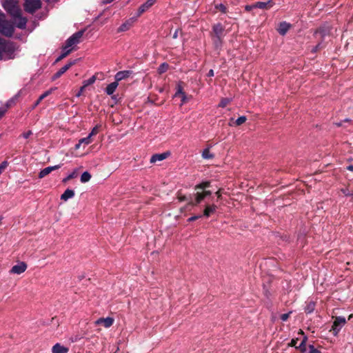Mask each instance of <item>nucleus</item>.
<instances>
[{"label": "nucleus", "instance_id": "f257e3e1", "mask_svg": "<svg viewBox=\"0 0 353 353\" xmlns=\"http://www.w3.org/2000/svg\"><path fill=\"white\" fill-rule=\"evenodd\" d=\"M15 49L13 43L0 38V59H13Z\"/></svg>", "mask_w": 353, "mask_h": 353}, {"label": "nucleus", "instance_id": "f03ea898", "mask_svg": "<svg viewBox=\"0 0 353 353\" xmlns=\"http://www.w3.org/2000/svg\"><path fill=\"white\" fill-rule=\"evenodd\" d=\"M14 31L13 23L6 19L5 14L0 12V33L6 37H10L12 36Z\"/></svg>", "mask_w": 353, "mask_h": 353}, {"label": "nucleus", "instance_id": "7ed1b4c3", "mask_svg": "<svg viewBox=\"0 0 353 353\" xmlns=\"http://www.w3.org/2000/svg\"><path fill=\"white\" fill-rule=\"evenodd\" d=\"M3 7L11 17L19 16L21 11L17 0H4Z\"/></svg>", "mask_w": 353, "mask_h": 353}, {"label": "nucleus", "instance_id": "20e7f679", "mask_svg": "<svg viewBox=\"0 0 353 353\" xmlns=\"http://www.w3.org/2000/svg\"><path fill=\"white\" fill-rule=\"evenodd\" d=\"M26 12L33 14L41 7V0H25L23 4Z\"/></svg>", "mask_w": 353, "mask_h": 353}, {"label": "nucleus", "instance_id": "39448f33", "mask_svg": "<svg viewBox=\"0 0 353 353\" xmlns=\"http://www.w3.org/2000/svg\"><path fill=\"white\" fill-rule=\"evenodd\" d=\"M83 34V31H78L70 37L65 41L63 46L67 49H72V47L80 42L81 38Z\"/></svg>", "mask_w": 353, "mask_h": 353}, {"label": "nucleus", "instance_id": "423d86ee", "mask_svg": "<svg viewBox=\"0 0 353 353\" xmlns=\"http://www.w3.org/2000/svg\"><path fill=\"white\" fill-rule=\"evenodd\" d=\"M346 320L343 316H336L332 326V331L334 336H336L341 328L345 325Z\"/></svg>", "mask_w": 353, "mask_h": 353}, {"label": "nucleus", "instance_id": "0eeeda50", "mask_svg": "<svg viewBox=\"0 0 353 353\" xmlns=\"http://www.w3.org/2000/svg\"><path fill=\"white\" fill-rule=\"evenodd\" d=\"M27 269V265L25 262H20L14 265L10 270V274H21Z\"/></svg>", "mask_w": 353, "mask_h": 353}, {"label": "nucleus", "instance_id": "6e6552de", "mask_svg": "<svg viewBox=\"0 0 353 353\" xmlns=\"http://www.w3.org/2000/svg\"><path fill=\"white\" fill-rule=\"evenodd\" d=\"M114 322L112 317L99 318L95 321V325H102L105 328L110 327Z\"/></svg>", "mask_w": 353, "mask_h": 353}, {"label": "nucleus", "instance_id": "1a4fd4ad", "mask_svg": "<svg viewBox=\"0 0 353 353\" xmlns=\"http://www.w3.org/2000/svg\"><path fill=\"white\" fill-rule=\"evenodd\" d=\"M157 1V0H147L145 3L141 5L137 11V16H141L143 12L149 10Z\"/></svg>", "mask_w": 353, "mask_h": 353}, {"label": "nucleus", "instance_id": "9d476101", "mask_svg": "<svg viewBox=\"0 0 353 353\" xmlns=\"http://www.w3.org/2000/svg\"><path fill=\"white\" fill-rule=\"evenodd\" d=\"M75 63V61H71L60 68L52 77V79L55 80L59 78L62 74H63L69 68L72 66Z\"/></svg>", "mask_w": 353, "mask_h": 353}, {"label": "nucleus", "instance_id": "9b49d317", "mask_svg": "<svg viewBox=\"0 0 353 353\" xmlns=\"http://www.w3.org/2000/svg\"><path fill=\"white\" fill-rule=\"evenodd\" d=\"M15 20L16 26L19 29H25L27 23V19L21 16V12L19 16H12Z\"/></svg>", "mask_w": 353, "mask_h": 353}, {"label": "nucleus", "instance_id": "f8f14e48", "mask_svg": "<svg viewBox=\"0 0 353 353\" xmlns=\"http://www.w3.org/2000/svg\"><path fill=\"white\" fill-rule=\"evenodd\" d=\"M61 168V165H56L54 166H49L41 170L39 173V178L42 179L49 174L51 172L58 170Z\"/></svg>", "mask_w": 353, "mask_h": 353}, {"label": "nucleus", "instance_id": "ddd939ff", "mask_svg": "<svg viewBox=\"0 0 353 353\" xmlns=\"http://www.w3.org/2000/svg\"><path fill=\"white\" fill-rule=\"evenodd\" d=\"M170 155V152H165L161 154H155L151 157L150 161L151 163H156L157 161H161L168 158Z\"/></svg>", "mask_w": 353, "mask_h": 353}, {"label": "nucleus", "instance_id": "4468645a", "mask_svg": "<svg viewBox=\"0 0 353 353\" xmlns=\"http://www.w3.org/2000/svg\"><path fill=\"white\" fill-rule=\"evenodd\" d=\"M224 30H225V28L221 23H218L216 24H214L212 26V32H213L212 35L224 37V34H223Z\"/></svg>", "mask_w": 353, "mask_h": 353}, {"label": "nucleus", "instance_id": "2eb2a0df", "mask_svg": "<svg viewBox=\"0 0 353 353\" xmlns=\"http://www.w3.org/2000/svg\"><path fill=\"white\" fill-rule=\"evenodd\" d=\"M212 192L210 190H203L202 192H197L195 194V203L193 205L200 203L206 196H210Z\"/></svg>", "mask_w": 353, "mask_h": 353}, {"label": "nucleus", "instance_id": "dca6fc26", "mask_svg": "<svg viewBox=\"0 0 353 353\" xmlns=\"http://www.w3.org/2000/svg\"><path fill=\"white\" fill-rule=\"evenodd\" d=\"M132 72L130 70H123L119 71L117 72V74L114 76L115 81L117 83L123 79L128 78L131 74Z\"/></svg>", "mask_w": 353, "mask_h": 353}, {"label": "nucleus", "instance_id": "f3484780", "mask_svg": "<svg viewBox=\"0 0 353 353\" xmlns=\"http://www.w3.org/2000/svg\"><path fill=\"white\" fill-rule=\"evenodd\" d=\"M273 2L272 0H269L267 2L259 1L254 3V6L256 8L268 10L273 6Z\"/></svg>", "mask_w": 353, "mask_h": 353}, {"label": "nucleus", "instance_id": "a211bd4d", "mask_svg": "<svg viewBox=\"0 0 353 353\" xmlns=\"http://www.w3.org/2000/svg\"><path fill=\"white\" fill-rule=\"evenodd\" d=\"M216 209L217 206L214 204L207 205L203 211V216L206 217L210 216L212 214H214L216 212Z\"/></svg>", "mask_w": 353, "mask_h": 353}, {"label": "nucleus", "instance_id": "6ab92c4d", "mask_svg": "<svg viewBox=\"0 0 353 353\" xmlns=\"http://www.w3.org/2000/svg\"><path fill=\"white\" fill-rule=\"evenodd\" d=\"M52 353H67L68 348L57 343L52 347Z\"/></svg>", "mask_w": 353, "mask_h": 353}, {"label": "nucleus", "instance_id": "aec40b11", "mask_svg": "<svg viewBox=\"0 0 353 353\" xmlns=\"http://www.w3.org/2000/svg\"><path fill=\"white\" fill-rule=\"evenodd\" d=\"M119 85V83L117 81L112 82L108 85L105 88V92L108 95H112L116 90Z\"/></svg>", "mask_w": 353, "mask_h": 353}, {"label": "nucleus", "instance_id": "412c9836", "mask_svg": "<svg viewBox=\"0 0 353 353\" xmlns=\"http://www.w3.org/2000/svg\"><path fill=\"white\" fill-rule=\"evenodd\" d=\"M290 24L286 23V22H281L280 24H279V27L278 28V32H279L280 34L281 35H285L286 34V32L288 31V30L290 29Z\"/></svg>", "mask_w": 353, "mask_h": 353}, {"label": "nucleus", "instance_id": "4be33fe9", "mask_svg": "<svg viewBox=\"0 0 353 353\" xmlns=\"http://www.w3.org/2000/svg\"><path fill=\"white\" fill-rule=\"evenodd\" d=\"M74 196V192L72 190L67 189L65 192L61 194V199L63 201H67L69 199H72Z\"/></svg>", "mask_w": 353, "mask_h": 353}, {"label": "nucleus", "instance_id": "5701e85b", "mask_svg": "<svg viewBox=\"0 0 353 353\" xmlns=\"http://www.w3.org/2000/svg\"><path fill=\"white\" fill-rule=\"evenodd\" d=\"M223 37L213 36L212 35V40L213 44L216 48H219L222 46L223 43Z\"/></svg>", "mask_w": 353, "mask_h": 353}, {"label": "nucleus", "instance_id": "b1692460", "mask_svg": "<svg viewBox=\"0 0 353 353\" xmlns=\"http://www.w3.org/2000/svg\"><path fill=\"white\" fill-rule=\"evenodd\" d=\"M72 51V49H67L64 46L62 48V52L61 54L59 56V57L56 59V62H58L65 57H66Z\"/></svg>", "mask_w": 353, "mask_h": 353}, {"label": "nucleus", "instance_id": "393cba45", "mask_svg": "<svg viewBox=\"0 0 353 353\" xmlns=\"http://www.w3.org/2000/svg\"><path fill=\"white\" fill-rule=\"evenodd\" d=\"M307 337L305 336L303 337L302 341L299 344V345H298V347H296V349L299 350L301 353H305L306 352V350H307L306 349V342H307Z\"/></svg>", "mask_w": 353, "mask_h": 353}, {"label": "nucleus", "instance_id": "a878e982", "mask_svg": "<svg viewBox=\"0 0 353 353\" xmlns=\"http://www.w3.org/2000/svg\"><path fill=\"white\" fill-rule=\"evenodd\" d=\"M315 309V303L312 301H310L307 303L305 307V312L307 314L312 313Z\"/></svg>", "mask_w": 353, "mask_h": 353}, {"label": "nucleus", "instance_id": "bb28decb", "mask_svg": "<svg viewBox=\"0 0 353 353\" xmlns=\"http://www.w3.org/2000/svg\"><path fill=\"white\" fill-rule=\"evenodd\" d=\"M132 26L131 22L129 21H127L126 22L121 24L119 28H118V32H125L128 30Z\"/></svg>", "mask_w": 353, "mask_h": 353}, {"label": "nucleus", "instance_id": "cd10ccee", "mask_svg": "<svg viewBox=\"0 0 353 353\" xmlns=\"http://www.w3.org/2000/svg\"><path fill=\"white\" fill-rule=\"evenodd\" d=\"M202 157L205 159H212L214 157V155L210 152L209 148H205L202 152Z\"/></svg>", "mask_w": 353, "mask_h": 353}, {"label": "nucleus", "instance_id": "c85d7f7f", "mask_svg": "<svg viewBox=\"0 0 353 353\" xmlns=\"http://www.w3.org/2000/svg\"><path fill=\"white\" fill-rule=\"evenodd\" d=\"M210 185V183L209 181H204V182H202V183L196 185L194 187V189H195V190H205V189L207 188H209Z\"/></svg>", "mask_w": 353, "mask_h": 353}, {"label": "nucleus", "instance_id": "c756f323", "mask_svg": "<svg viewBox=\"0 0 353 353\" xmlns=\"http://www.w3.org/2000/svg\"><path fill=\"white\" fill-rule=\"evenodd\" d=\"M78 171L77 169L74 170L70 174H69L65 178L63 179V183H66L69 180L74 179L77 176Z\"/></svg>", "mask_w": 353, "mask_h": 353}, {"label": "nucleus", "instance_id": "7c9ffc66", "mask_svg": "<svg viewBox=\"0 0 353 353\" xmlns=\"http://www.w3.org/2000/svg\"><path fill=\"white\" fill-rule=\"evenodd\" d=\"M90 179L91 174L88 172L85 171L81 174L80 180L81 183H86L88 182Z\"/></svg>", "mask_w": 353, "mask_h": 353}, {"label": "nucleus", "instance_id": "2f4dec72", "mask_svg": "<svg viewBox=\"0 0 353 353\" xmlns=\"http://www.w3.org/2000/svg\"><path fill=\"white\" fill-rule=\"evenodd\" d=\"M96 80H97L96 76L93 75L90 79L83 81V85H84V87L86 88L87 86L93 84L96 81Z\"/></svg>", "mask_w": 353, "mask_h": 353}, {"label": "nucleus", "instance_id": "473e14b6", "mask_svg": "<svg viewBox=\"0 0 353 353\" xmlns=\"http://www.w3.org/2000/svg\"><path fill=\"white\" fill-rule=\"evenodd\" d=\"M168 69V64L166 63H163L160 65V66L158 68V72L159 74H163Z\"/></svg>", "mask_w": 353, "mask_h": 353}, {"label": "nucleus", "instance_id": "72a5a7b5", "mask_svg": "<svg viewBox=\"0 0 353 353\" xmlns=\"http://www.w3.org/2000/svg\"><path fill=\"white\" fill-rule=\"evenodd\" d=\"M230 101L231 100L229 98H223L219 104V107L225 108L230 103Z\"/></svg>", "mask_w": 353, "mask_h": 353}, {"label": "nucleus", "instance_id": "f704fd0d", "mask_svg": "<svg viewBox=\"0 0 353 353\" xmlns=\"http://www.w3.org/2000/svg\"><path fill=\"white\" fill-rule=\"evenodd\" d=\"M247 120V118L245 116H241L240 117H239L236 121H235V125H237V126H239L241 125H242L243 123H244Z\"/></svg>", "mask_w": 353, "mask_h": 353}, {"label": "nucleus", "instance_id": "c9c22d12", "mask_svg": "<svg viewBox=\"0 0 353 353\" xmlns=\"http://www.w3.org/2000/svg\"><path fill=\"white\" fill-rule=\"evenodd\" d=\"M80 143L88 145L92 142L91 137L88 135L86 137L82 138L80 140Z\"/></svg>", "mask_w": 353, "mask_h": 353}, {"label": "nucleus", "instance_id": "e433bc0d", "mask_svg": "<svg viewBox=\"0 0 353 353\" xmlns=\"http://www.w3.org/2000/svg\"><path fill=\"white\" fill-rule=\"evenodd\" d=\"M215 8L219 10L223 13H226L228 10L226 6L222 3L216 5Z\"/></svg>", "mask_w": 353, "mask_h": 353}, {"label": "nucleus", "instance_id": "4c0bfd02", "mask_svg": "<svg viewBox=\"0 0 353 353\" xmlns=\"http://www.w3.org/2000/svg\"><path fill=\"white\" fill-rule=\"evenodd\" d=\"M99 125H96L95 127H94L92 130V131L90 132V134H88L91 138L92 137L97 134V133L99 132Z\"/></svg>", "mask_w": 353, "mask_h": 353}, {"label": "nucleus", "instance_id": "58836bf2", "mask_svg": "<svg viewBox=\"0 0 353 353\" xmlns=\"http://www.w3.org/2000/svg\"><path fill=\"white\" fill-rule=\"evenodd\" d=\"M308 348H309V353H323L321 351H319V350H317L316 348H315V347L313 345H309Z\"/></svg>", "mask_w": 353, "mask_h": 353}, {"label": "nucleus", "instance_id": "ea45409f", "mask_svg": "<svg viewBox=\"0 0 353 353\" xmlns=\"http://www.w3.org/2000/svg\"><path fill=\"white\" fill-rule=\"evenodd\" d=\"M8 163L6 161H3L0 164V174L4 171V170L7 168Z\"/></svg>", "mask_w": 353, "mask_h": 353}, {"label": "nucleus", "instance_id": "a19ab883", "mask_svg": "<svg viewBox=\"0 0 353 353\" xmlns=\"http://www.w3.org/2000/svg\"><path fill=\"white\" fill-rule=\"evenodd\" d=\"M182 93H184V92L183 91V88L181 87V85L180 84H179L177 85V90L174 94V97H176L179 95H181Z\"/></svg>", "mask_w": 353, "mask_h": 353}, {"label": "nucleus", "instance_id": "79ce46f5", "mask_svg": "<svg viewBox=\"0 0 353 353\" xmlns=\"http://www.w3.org/2000/svg\"><path fill=\"white\" fill-rule=\"evenodd\" d=\"M315 34L316 37H323L325 35V33L323 30L319 29L315 32Z\"/></svg>", "mask_w": 353, "mask_h": 353}, {"label": "nucleus", "instance_id": "37998d69", "mask_svg": "<svg viewBox=\"0 0 353 353\" xmlns=\"http://www.w3.org/2000/svg\"><path fill=\"white\" fill-rule=\"evenodd\" d=\"M51 92H52V90H47L45 92H43L39 98L40 99V100L42 101L43 99H45L48 95H50L51 94Z\"/></svg>", "mask_w": 353, "mask_h": 353}, {"label": "nucleus", "instance_id": "c03bdc74", "mask_svg": "<svg viewBox=\"0 0 353 353\" xmlns=\"http://www.w3.org/2000/svg\"><path fill=\"white\" fill-rule=\"evenodd\" d=\"M179 96L181 97V103L180 105H183L187 101L186 94L184 92V93H182L181 95H179Z\"/></svg>", "mask_w": 353, "mask_h": 353}, {"label": "nucleus", "instance_id": "a18cd8bd", "mask_svg": "<svg viewBox=\"0 0 353 353\" xmlns=\"http://www.w3.org/2000/svg\"><path fill=\"white\" fill-rule=\"evenodd\" d=\"M290 313H291V312H289V313H285V314H281V316H280V318H281V321H287V320H288V318H289V316H290Z\"/></svg>", "mask_w": 353, "mask_h": 353}, {"label": "nucleus", "instance_id": "49530a36", "mask_svg": "<svg viewBox=\"0 0 353 353\" xmlns=\"http://www.w3.org/2000/svg\"><path fill=\"white\" fill-rule=\"evenodd\" d=\"M32 134V132L31 130H28V132L23 133L22 137L24 139H28Z\"/></svg>", "mask_w": 353, "mask_h": 353}, {"label": "nucleus", "instance_id": "de8ad7c7", "mask_svg": "<svg viewBox=\"0 0 353 353\" xmlns=\"http://www.w3.org/2000/svg\"><path fill=\"white\" fill-rule=\"evenodd\" d=\"M85 87H84V85H82V86L80 88L79 91V92H78V93L76 94V96H77V97H79L82 94V93L83 92V91L85 90Z\"/></svg>", "mask_w": 353, "mask_h": 353}, {"label": "nucleus", "instance_id": "09e8293b", "mask_svg": "<svg viewBox=\"0 0 353 353\" xmlns=\"http://www.w3.org/2000/svg\"><path fill=\"white\" fill-rule=\"evenodd\" d=\"M297 341H298V339H292L290 342V343L289 344L290 346L292 347H294L296 348V347H298L296 345V343H297Z\"/></svg>", "mask_w": 353, "mask_h": 353}, {"label": "nucleus", "instance_id": "8fccbe9b", "mask_svg": "<svg viewBox=\"0 0 353 353\" xmlns=\"http://www.w3.org/2000/svg\"><path fill=\"white\" fill-rule=\"evenodd\" d=\"M253 8H255V6H254V4H252V5H247V6H245V10L246 11H248V12H249V11H250V10H252Z\"/></svg>", "mask_w": 353, "mask_h": 353}, {"label": "nucleus", "instance_id": "3c124183", "mask_svg": "<svg viewBox=\"0 0 353 353\" xmlns=\"http://www.w3.org/2000/svg\"><path fill=\"white\" fill-rule=\"evenodd\" d=\"M200 217H201V215H199V216H193L190 217V218L188 219V221L189 222L194 221H195V220H196V219H199Z\"/></svg>", "mask_w": 353, "mask_h": 353}, {"label": "nucleus", "instance_id": "603ef678", "mask_svg": "<svg viewBox=\"0 0 353 353\" xmlns=\"http://www.w3.org/2000/svg\"><path fill=\"white\" fill-rule=\"evenodd\" d=\"M6 112V108H0V119L5 114Z\"/></svg>", "mask_w": 353, "mask_h": 353}, {"label": "nucleus", "instance_id": "864d4df0", "mask_svg": "<svg viewBox=\"0 0 353 353\" xmlns=\"http://www.w3.org/2000/svg\"><path fill=\"white\" fill-rule=\"evenodd\" d=\"M320 48H321V43H319L318 45H316L313 49H312V52H316Z\"/></svg>", "mask_w": 353, "mask_h": 353}, {"label": "nucleus", "instance_id": "5fc2aeb1", "mask_svg": "<svg viewBox=\"0 0 353 353\" xmlns=\"http://www.w3.org/2000/svg\"><path fill=\"white\" fill-rule=\"evenodd\" d=\"M214 75V70H210L208 73V77H213Z\"/></svg>", "mask_w": 353, "mask_h": 353}, {"label": "nucleus", "instance_id": "6e6d98bb", "mask_svg": "<svg viewBox=\"0 0 353 353\" xmlns=\"http://www.w3.org/2000/svg\"><path fill=\"white\" fill-rule=\"evenodd\" d=\"M114 0H103L102 3L103 4H107V3H110L111 2H112Z\"/></svg>", "mask_w": 353, "mask_h": 353}, {"label": "nucleus", "instance_id": "4d7b16f0", "mask_svg": "<svg viewBox=\"0 0 353 353\" xmlns=\"http://www.w3.org/2000/svg\"><path fill=\"white\" fill-rule=\"evenodd\" d=\"M41 100H40V99L39 98V99H37V101L35 102V103H34V107L37 106V105L40 103V102H41Z\"/></svg>", "mask_w": 353, "mask_h": 353}, {"label": "nucleus", "instance_id": "13d9d810", "mask_svg": "<svg viewBox=\"0 0 353 353\" xmlns=\"http://www.w3.org/2000/svg\"><path fill=\"white\" fill-rule=\"evenodd\" d=\"M82 143H80V141H79V143L76 144L75 149H79Z\"/></svg>", "mask_w": 353, "mask_h": 353}, {"label": "nucleus", "instance_id": "bf43d9fd", "mask_svg": "<svg viewBox=\"0 0 353 353\" xmlns=\"http://www.w3.org/2000/svg\"><path fill=\"white\" fill-rule=\"evenodd\" d=\"M177 37H178V31H177V30H176V31H175V32H174V34H173V38H174V39H176V38H177Z\"/></svg>", "mask_w": 353, "mask_h": 353}, {"label": "nucleus", "instance_id": "052dcab7", "mask_svg": "<svg viewBox=\"0 0 353 353\" xmlns=\"http://www.w3.org/2000/svg\"><path fill=\"white\" fill-rule=\"evenodd\" d=\"M343 121H341V122H339V123H335V125H336V126H338V127H341V126H342V123H343Z\"/></svg>", "mask_w": 353, "mask_h": 353}, {"label": "nucleus", "instance_id": "680f3d73", "mask_svg": "<svg viewBox=\"0 0 353 353\" xmlns=\"http://www.w3.org/2000/svg\"><path fill=\"white\" fill-rule=\"evenodd\" d=\"M216 195L217 196V197H218V198H220V197H221L220 190H218V191L216 192Z\"/></svg>", "mask_w": 353, "mask_h": 353}, {"label": "nucleus", "instance_id": "e2e57ef3", "mask_svg": "<svg viewBox=\"0 0 353 353\" xmlns=\"http://www.w3.org/2000/svg\"><path fill=\"white\" fill-rule=\"evenodd\" d=\"M347 170H350V171H353V165H349V166L347 167Z\"/></svg>", "mask_w": 353, "mask_h": 353}, {"label": "nucleus", "instance_id": "0e129e2a", "mask_svg": "<svg viewBox=\"0 0 353 353\" xmlns=\"http://www.w3.org/2000/svg\"><path fill=\"white\" fill-rule=\"evenodd\" d=\"M343 193H344L346 196H350V194H351V193H350V192H347L346 190H343Z\"/></svg>", "mask_w": 353, "mask_h": 353}, {"label": "nucleus", "instance_id": "69168bd1", "mask_svg": "<svg viewBox=\"0 0 353 353\" xmlns=\"http://www.w3.org/2000/svg\"><path fill=\"white\" fill-rule=\"evenodd\" d=\"M343 121H344V122H351V119H345Z\"/></svg>", "mask_w": 353, "mask_h": 353}, {"label": "nucleus", "instance_id": "338daca9", "mask_svg": "<svg viewBox=\"0 0 353 353\" xmlns=\"http://www.w3.org/2000/svg\"><path fill=\"white\" fill-rule=\"evenodd\" d=\"M3 219V217L2 216H0V223H1Z\"/></svg>", "mask_w": 353, "mask_h": 353}, {"label": "nucleus", "instance_id": "774afa93", "mask_svg": "<svg viewBox=\"0 0 353 353\" xmlns=\"http://www.w3.org/2000/svg\"><path fill=\"white\" fill-rule=\"evenodd\" d=\"M350 196H353V192L350 194Z\"/></svg>", "mask_w": 353, "mask_h": 353}]
</instances>
